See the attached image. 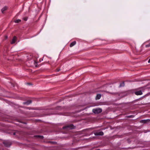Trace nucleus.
<instances>
[{
    "label": "nucleus",
    "mask_w": 150,
    "mask_h": 150,
    "mask_svg": "<svg viewBox=\"0 0 150 150\" xmlns=\"http://www.w3.org/2000/svg\"><path fill=\"white\" fill-rule=\"evenodd\" d=\"M26 136L27 137H26V140L27 141H28V137H27V136H28L27 135H26Z\"/></svg>",
    "instance_id": "c756f323"
},
{
    "label": "nucleus",
    "mask_w": 150,
    "mask_h": 150,
    "mask_svg": "<svg viewBox=\"0 0 150 150\" xmlns=\"http://www.w3.org/2000/svg\"><path fill=\"white\" fill-rule=\"evenodd\" d=\"M52 114H53L52 113H50L48 114V115H52Z\"/></svg>",
    "instance_id": "2f4dec72"
},
{
    "label": "nucleus",
    "mask_w": 150,
    "mask_h": 150,
    "mask_svg": "<svg viewBox=\"0 0 150 150\" xmlns=\"http://www.w3.org/2000/svg\"><path fill=\"white\" fill-rule=\"evenodd\" d=\"M92 111L95 114H99L102 112V110L100 108L94 109Z\"/></svg>",
    "instance_id": "20e7f679"
},
{
    "label": "nucleus",
    "mask_w": 150,
    "mask_h": 150,
    "mask_svg": "<svg viewBox=\"0 0 150 150\" xmlns=\"http://www.w3.org/2000/svg\"><path fill=\"white\" fill-rule=\"evenodd\" d=\"M19 122H20L24 124H27V123L25 121H23L20 120V121H19Z\"/></svg>",
    "instance_id": "aec40b11"
},
{
    "label": "nucleus",
    "mask_w": 150,
    "mask_h": 150,
    "mask_svg": "<svg viewBox=\"0 0 150 150\" xmlns=\"http://www.w3.org/2000/svg\"><path fill=\"white\" fill-rule=\"evenodd\" d=\"M75 128L76 127L72 124L64 126L62 127L63 129H65L67 130L75 129Z\"/></svg>",
    "instance_id": "7ed1b4c3"
},
{
    "label": "nucleus",
    "mask_w": 150,
    "mask_h": 150,
    "mask_svg": "<svg viewBox=\"0 0 150 150\" xmlns=\"http://www.w3.org/2000/svg\"><path fill=\"white\" fill-rule=\"evenodd\" d=\"M127 141L128 143L129 144H130L131 142V141L129 139H127Z\"/></svg>",
    "instance_id": "b1692460"
},
{
    "label": "nucleus",
    "mask_w": 150,
    "mask_h": 150,
    "mask_svg": "<svg viewBox=\"0 0 150 150\" xmlns=\"http://www.w3.org/2000/svg\"><path fill=\"white\" fill-rule=\"evenodd\" d=\"M146 47H150V43L146 45L145 46Z\"/></svg>",
    "instance_id": "4be33fe9"
},
{
    "label": "nucleus",
    "mask_w": 150,
    "mask_h": 150,
    "mask_svg": "<svg viewBox=\"0 0 150 150\" xmlns=\"http://www.w3.org/2000/svg\"><path fill=\"white\" fill-rule=\"evenodd\" d=\"M61 108V106H57L55 108V109L56 110H59Z\"/></svg>",
    "instance_id": "412c9836"
},
{
    "label": "nucleus",
    "mask_w": 150,
    "mask_h": 150,
    "mask_svg": "<svg viewBox=\"0 0 150 150\" xmlns=\"http://www.w3.org/2000/svg\"><path fill=\"white\" fill-rule=\"evenodd\" d=\"M43 60L42 59H39V62H41Z\"/></svg>",
    "instance_id": "7c9ffc66"
},
{
    "label": "nucleus",
    "mask_w": 150,
    "mask_h": 150,
    "mask_svg": "<svg viewBox=\"0 0 150 150\" xmlns=\"http://www.w3.org/2000/svg\"><path fill=\"white\" fill-rule=\"evenodd\" d=\"M134 117V115H131L127 116H126V117L127 118H133Z\"/></svg>",
    "instance_id": "dca6fc26"
},
{
    "label": "nucleus",
    "mask_w": 150,
    "mask_h": 150,
    "mask_svg": "<svg viewBox=\"0 0 150 150\" xmlns=\"http://www.w3.org/2000/svg\"><path fill=\"white\" fill-rule=\"evenodd\" d=\"M76 43V41H74L72 42L70 44L69 46L70 47H72Z\"/></svg>",
    "instance_id": "ddd939ff"
},
{
    "label": "nucleus",
    "mask_w": 150,
    "mask_h": 150,
    "mask_svg": "<svg viewBox=\"0 0 150 150\" xmlns=\"http://www.w3.org/2000/svg\"><path fill=\"white\" fill-rule=\"evenodd\" d=\"M11 134L15 136L17 138L22 137V132L21 131H16V132H11Z\"/></svg>",
    "instance_id": "f03ea898"
},
{
    "label": "nucleus",
    "mask_w": 150,
    "mask_h": 150,
    "mask_svg": "<svg viewBox=\"0 0 150 150\" xmlns=\"http://www.w3.org/2000/svg\"><path fill=\"white\" fill-rule=\"evenodd\" d=\"M33 137L35 138H40L41 139H42L44 138V137L43 136H41L40 135H34L33 136Z\"/></svg>",
    "instance_id": "9d476101"
},
{
    "label": "nucleus",
    "mask_w": 150,
    "mask_h": 150,
    "mask_svg": "<svg viewBox=\"0 0 150 150\" xmlns=\"http://www.w3.org/2000/svg\"><path fill=\"white\" fill-rule=\"evenodd\" d=\"M60 69L57 68L56 69L57 71L59 72L60 71Z\"/></svg>",
    "instance_id": "cd10ccee"
},
{
    "label": "nucleus",
    "mask_w": 150,
    "mask_h": 150,
    "mask_svg": "<svg viewBox=\"0 0 150 150\" xmlns=\"http://www.w3.org/2000/svg\"><path fill=\"white\" fill-rule=\"evenodd\" d=\"M21 21V20L20 19H17L14 22L15 23H18Z\"/></svg>",
    "instance_id": "f3484780"
},
{
    "label": "nucleus",
    "mask_w": 150,
    "mask_h": 150,
    "mask_svg": "<svg viewBox=\"0 0 150 150\" xmlns=\"http://www.w3.org/2000/svg\"><path fill=\"white\" fill-rule=\"evenodd\" d=\"M26 84H28V82H27L26 83Z\"/></svg>",
    "instance_id": "f704fd0d"
},
{
    "label": "nucleus",
    "mask_w": 150,
    "mask_h": 150,
    "mask_svg": "<svg viewBox=\"0 0 150 150\" xmlns=\"http://www.w3.org/2000/svg\"><path fill=\"white\" fill-rule=\"evenodd\" d=\"M148 95V94H146L145 95L141 97L140 98L135 100L134 101H137L139 100L140 99H141L142 98H145V97L147 96Z\"/></svg>",
    "instance_id": "f8f14e48"
},
{
    "label": "nucleus",
    "mask_w": 150,
    "mask_h": 150,
    "mask_svg": "<svg viewBox=\"0 0 150 150\" xmlns=\"http://www.w3.org/2000/svg\"><path fill=\"white\" fill-rule=\"evenodd\" d=\"M32 101L31 100L29 99V104L31 103H32Z\"/></svg>",
    "instance_id": "bb28decb"
},
{
    "label": "nucleus",
    "mask_w": 150,
    "mask_h": 150,
    "mask_svg": "<svg viewBox=\"0 0 150 150\" xmlns=\"http://www.w3.org/2000/svg\"><path fill=\"white\" fill-rule=\"evenodd\" d=\"M28 109H29V110H30V108H29V107Z\"/></svg>",
    "instance_id": "c9c22d12"
},
{
    "label": "nucleus",
    "mask_w": 150,
    "mask_h": 150,
    "mask_svg": "<svg viewBox=\"0 0 150 150\" xmlns=\"http://www.w3.org/2000/svg\"><path fill=\"white\" fill-rule=\"evenodd\" d=\"M94 134L95 136H103L104 133L102 131L97 132L94 133Z\"/></svg>",
    "instance_id": "6e6552de"
},
{
    "label": "nucleus",
    "mask_w": 150,
    "mask_h": 150,
    "mask_svg": "<svg viewBox=\"0 0 150 150\" xmlns=\"http://www.w3.org/2000/svg\"><path fill=\"white\" fill-rule=\"evenodd\" d=\"M8 8V7L7 6H5L4 7L1 9V12L2 13H4V11L7 10Z\"/></svg>",
    "instance_id": "9b49d317"
},
{
    "label": "nucleus",
    "mask_w": 150,
    "mask_h": 150,
    "mask_svg": "<svg viewBox=\"0 0 150 150\" xmlns=\"http://www.w3.org/2000/svg\"><path fill=\"white\" fill-rule=\"evenodd\" d=\"M36 57L34 55L31 53H29V61H30L31 60H32V61H31V62H33L35 67H38L39 65L38 64V62L36 61Z\"/></svg>",
    "instance_id": "f257e3e1"
},
{
    "label": "nucleus",
    "mask_w": 150,
    "mask_h": 150,
    "mask_svg": "<svg viewBox=\"0 0 150 150\" xmlns=\"http://www.w3.org/2000/svg\"><path fill=\"white\" fill-rule=\"evenodd\" d=\"M51 142V143H52V144H54V142Z\"/></svg>",
    "instance_id": "72a5a7b5"
},
{
    "label": "nucleus",
    "mask_w": 150,
    "mask_h": 150,
    "mask_svg": "<svg viewBox=\"0 0 150 150\" xmlns=\"http://www.w3.org/2000/svg\"><path fill=\"white\" fill-rule=\"evenodd\" d=\"M17 37L16 36H14L13 37L12 41L11 42V44H15L17 40Z\"/></svg>",
    "instance_id": "423d86ee"
},
{
    "label": "nucleus",
    "mask_w": 150,
    "mask_h": 150,
    "mask_svg": "<svg viewBox=\"0 0 150 150\" xmlns=\"http://www.w3.org/2000/svg\"><path fill=\"white\" fill-rule=\"evenodd\" d=\"M25 64H24V69H25L26 70H27L28 69V66L27 65H26V66H25Z\"/></svg>",
    "instance_id": "6ab92c4d"
},
{
    "label": "nucleus",
    "mask_w": 150,
    "mask_h": 150,
    "mask_svg": "<svg viewBox=\"0 0 150 150\" xmlns=\"http://www.w3.org/2000/svg\"><path fill=\"white\" fill-rule=\"evenodd\" d=\"M3 143L4 146L7 147H9L11 145V142L7 141H4L3 142Z\"/></svg>",
    "instance_id": "39448f33"
},
{
    "label": "nucleus",
    "mask_w": 150,
    "mask_h": 150,
    "mask_svg": "<svg viewBox=\"0 0 150 150\" xmlns=\"http://www.w3.org/2000/svg\"><path fill=\"white\" fill-rule=\"evenodd\" d=\"M23 104L24 105H28V100H27L26 102H23Z\"/></svg>",
    "instance_id": "a211bd4d"
},
{
    "label": "nucleus",
    "mask_w": 150,
    "mask_h": 150,
    "mask_svg": "<svg viewBox=\"0 0 150 150\" xmlns=\"http://www.w3.org/2000/svg\"><path fill=\"white\" fill-rule=\"evenodd\" d=\"M33 84L32 83L29 82V86H32Z\"/></svg>",
    "instance_id": "c85d7f7f"
},
{
    "label": "nucleus",
    "mask_w": 150,
    "mask_h": 150,
    "mask_svg": "<svg viewBox=\"0 0 150 150\" xmlns=\"http://www.w3.org/2000/svg\"><path fill=\"white\" fill-rule=\"evenodd\" d=\"M134 93L137 96L141 95H142L143 94L141 90L135 91L134 92Z\"/></svg>",
    "instance_id": "0eeeda50"
},
{
    "label": "nucleus",
    "mask_w": 150,
    "mask_h": 150,
    "mask_svg": "<svg viewBox=\"0 0 150 150\" xmlns=\"http://www.w3.org/2000/svg\"><path fill=\"white\" fill-rule=\"evenodd\" d=\"M23 20L24 21H26L27 20H28V17H24L23 18Z\"/></svg>",
    "instance_id": "5701e85b"
},
{
    "label": "nucleus",
    "mask_w": 150,
    "mask_h": 150,
    "mask_svg": "<svg viewBox=\"0 0 150 150\" xmlns=\"http://www.w3.org/2000/svg\"><path fill=\"white\" fill-rule=\"evenodd\" d=\"M8 38V36L7 35H5L4 37V40H6Z\"/></svg>",
    "instance_id": "a878e982"
},
{
    "label": "nucleus",
    "mask_w": 150,
    "mask_h": 150,
    "mask_svg": "<svg viewBox=\"0 0 150 150\" xmlns=\"http://www.w3.org/2000/svg\"><path fill=\"white\" fill-rule=\"evenodd\" d=\"M101 95L100 94H97L96 96V100L99 99L101 97Z\"/></svg>",
    "instance_id": "4468645a"
},
{
    "label": "nucleus",
    "mask_w": 150,
    "mask_h": 150,
    "mask_svg": "<svg viewBox=\"0 0 150 150\" xmlns=\"http://www.w3.org/2000/svg\"><path fill=\"white\" fill-rule=\"evenodd\" d=\"M125 86L124 82L123 81L122 83H120L119 87H123Z\"/></svg>",
    "instance_id": "2eb2a0df"
},
{
    "label": "nucleus",
    "mask_w": 150,
    "mask_h": 150,
    "mask_svg": "<svg viewBox=\"0 0 150 150\" xmlns=\"http://www.w3.org/2000/svg\"><path fill=\"white\" fill-rule=\"evenodd\" d=\"M150 121V119L142 120L140 121V122L146 123Z\"/></svg>",
    "instance_id": "1a4fd4ad"
},
{
    "label": "nucleus",
    "mask_w": 150,
    "mask_h": 150,
    "mask_svg": "<svg viewBox=\"0 0 150 150\" xmlns=\"http://www.w3.org/2000/svg\"><path fill=\"white\" fill-rule=\"evenodd\" d=\"M148 62L149 63H150V59H149V60L148 61Z\"/></svg>",
    "instance_id": "473e14b6"
},
{
    "label": "nucleus",
    "mask_w": 150,
    "mask_h": 150,
    "mask_svg": "<svg viewBox=\"0 0 150 150\" xmlns=\"http://www.w3.org/2000/svg\"><path fill=\"white\" fill-rule=\"evenodd\" d=\"M10 84H11V86H13V87H14V86H15V85H14V83H12V82H10Z\"/></svg>",
    "instance_id": "393cba45"
}]
</instances>
